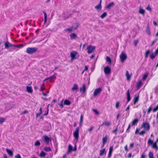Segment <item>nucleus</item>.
Here are the masks:
<instances>
[{"label":"nucleus","instance_id":"obj_1","mask_svg":"<svg viewBox=\"0 0 158 158\" xmlns=\"http://www.w3.org/2000/svg\"><path fill=\"white\" fill-rule=\"evenodd\" d=\"M70 61L72 62L74 60H76L79 57L78 53L76 51H72L70 53Z\"/></svg>","mask_w":158,"mask_h":158},{"label":"nucleus","instance_id":"obj_2","mask_svg":"<svg viewBox=\"0 0 158 158\" xmlns=\"http://www.w3.org/2000/svg\"><path fill=\"white\" fill-rule=\"evenodd\" d=\"M37 51V48L34 47H28L26 49V52L30 54H33Z\"/></svg>","mask_w":158,"mask_h":158},{"label":"nucleus","instance_id":"obj_3","mask_svg":"<svg viewBox=\"0 0 158 158\" xmlns=\"http://www.w3.org/2000/svg\"><path fill=\"white\" fill-rule=\"evenodd\" d=\"M120 61L121 62L123 63L126 59L127 56L126 53L122 52L119 56Z\"/></svg>","mask_w":158,"mask_h":158},{"label":"nucleus","instance_id":"obj_4","mask_svg":"<svg viewBox=\"0 0 158 158\" xmlns=\"http://www.w3.org/2000/svg\"><path fill=\"white\" fill-rule=\"evenodd\" d=\"M102 91L101 88H99L95 89L93 93V95L94 97H96L99 95Z\"/></svg>","mask_w":158,"mask_h":158},{"label":"nucleus","instance_id":"obj_5","mask_svg":"<svg viewBox=\"0 0 158 158\" xmlns=\"http://www.w3.org/2000/svg\"><path fill=\"white\" fill-rule=\"evenodd\" d=\"M95 48V47L91 45H89L87 47V52L90 54L92 52Z\"/></svg>","mask_w":158,"mask_h":158},{"label":"nucleus","instance_id":"obj_6","mask_svg":"<svg viewBox=\"0 0 158 158\" xmlns=\"http://www.w3.org/2000/svg\"><path fill=\"white\" fill-rule=\"evenodd\" d=\"M115 6V3L114 2H111L108 3L105 7V8L107 10H110Z\"/></svg>","mask_w":158,"mask_h":158},{"label":"nucleus","instance_id":"obj_7","mask_svg":"<svg viewBox=\"0 0 158 158\" xmlns=\"http://www.w3.org/2000/svg\"><path fill=\"white\" fill-rule=\"evenodd\" d=\"M42 138L44 143L47 144H48L49 141H51V138H49L47 135L43 136Z\"/></svg>","mask_w":158,"mask_h":158},{"label":"nucleus","instance_id":"obj_8","mask_svg":"<svg viewBox=\"0 0 158 158\" xmlns=\"http://www.w3.org/2000/svg\"><path fill=\"white\" fill-rule=\"evenodd\" d=\"M79 131V128H76V131L73 133V136L75 137V139L77 141L78 140L79 135L78 133Z\"/></svg>","mask_w":158,"mask_h":158},{"label":"nucleus","instance_id":"obj_9","mask_svg":"<svg viewBox=\"0 0 158 158\" xmlns=\"http://www.w3.org/2000/svg\"><path fill=\"white\" fill-rule=\"evenodd\" d=\"M142 127L144 128L145 130L148 131L150 129V126L148 123H143L142 126Z\"/></svg>","mask_w":158,"mask_h":158},{"label":"nucleus","instance_id":"obj_10","mask_svg":"<svg viewBox=\"0 0 158 158\" xmlns=\"http://www.w3.org/2000/svg\"><path fill=\"white\" fill-rule=\"evenodd\" d=\"M104 71L106 74L109 75L110 73L111 69L109 67L106 66L104 68Z\"/></svg>","mask_w":158,"mask_h":158},{"label":"nucleus","instance_id":"obj_11","mask_svg":"<svg viewBox=\"0 0 158 158\" xmlns=\"http://www.w3.org/2000/svg\"><path fill=\"white\" fill-rule=\"evenodd\" d=\"M56 78V77L55 75H53L52 76L50 77H49L45 79L44 81V82L45 81L48 80L50 82H52L54 81Z\"/></svg>","mask_w":158,"mask_h":158},{"label":"nucleus","instance_id":"obj_12","mask_svg":"<svg viewBox=\"0 0 158 158\" xmlns=\"http://www.w3.org/2000/svg\"><path fill=\"white\" fill-rule=\"evenodd\" d=\"M46 89L44 83L40 87L41 91L42 92V94L44 96H47V94L44 92V90Z\"/></svg>","mask_w":158,"mask_h":158},{"label":"nucleus","instance_id":"obj_13","mask_svg":"<svg viewBox=\"0 0 158 158\" xmlns=\"http://www.w3.org/2000/svg\"><path fill=\"white\" fill-rule=\"evenodd\" d=\"M138 13L139 14L142 15L143 16H144L145 13V11L144 9L140 7L139 8Z\"/></svg>","mask_w":158,"mask_h":158},{"label":"nucleus","instance_id":"obj_14","mask_svg":"<svg viewBox=\"0 0 158 158\" xmlns=\"http://www.w3.org/2000/svg\"><path fill=\"white\" fill-rule=\"evenodd\" d=\"M86 85L85 84H83L81 87L80 88V91L82 92L83 94H84L86 91Z\"/></svg>","mask_w":158,"mask_h":158},{"label":"nucleus","instance_id":"obj_15","mask_svg":"<svg viewBox=\"0 0 158 158\" xmlns=\"http://www.w3.org/2000/svg\"><path fill=\"white\" fill-rule=\"evenodd\" d=\"M4 44L5 48H8L9 47H13V45L8 41L5 42Z\"/></svg>","mask_w":158,"mask_h":158},{"label":"nucleus","instance_id":"obj_16","mask_svg":"<svg viewBox=\"0 0 158 158\" xmlns=\"http://www.w3.org/2000/svg\"><path fill=\"white\" fill-rule=\"evenodd\" d=\"M26 91L29 93L31 94L33 92V90L32 87L31 86H27Z\"/></svg>","mask_w":158,"mask_h":158},{"label":"nucleus","instance_id":"obj_17","mask_svg":"<svg viewBox=\"0 0 158 158\" xmlns=\"http://www.w3.org/2000/svg\"><path fill=\"white\" fill-rule=\"evenodd\" d=\"M132 74H130L128 71H127L126 72V76L127 77V79L128 81H129L131 78Z\"/></svg>","mask_w":158,"mask_h":158},{"label":"nucleus","instance_id":"obj_18","mask_svg":"<svg viewBox=\"0 0 158 158\" xmlns=\"http://www.w3.org/2000/svg\"><path fill=\"white\" fill-rule=\"evenodd\" d=\"M70 36L71 40H73L77 38V35L74 33H72L70 34Z\"/></svg>","mask_w":158,"mask_h":158},{"label":"nucleus","instance_id":"obj_19","mask_svg":"<svg viewBox=\"0 0 158 158\" xmlns=\"http://www.w3.org/2000/svg\"><path fill=\"white\" fill-rule=\"evenodd\" d=\"M6 151L8 153V155L10 156H12L13 155V152L11 150L8 149L6 148Z\"/></svg>","mask_w":158,"mask_h":158},{"label":"nucleus","instance_id":"obj_20","mask_svg":"<svg viewBox=\"0 0 158 158\" xmlns=\"http://www.w3.org/2000/svg\"><path fill=\"white\" fill-rule=\"evenodd\" d=\"M102 6L101 5L98 4L95 6V8L98 11H100L102 9Z\"/></svg>","mask_w":158,"mask_h":158},{"label":"nucleus","instance_id":"obj_21","mask_svg":"<svg viewBox=\"0 0 158 158\" xmlns=\"http://www.w3.org/2000/svg\"><path fill=\"white\" fill-rule=\"evenodd\" d=\"M145 31L148 35H151V32L150 28L148 26L147 27L145 30Z\"/></svg>","mask_w":158,"mask_h":158},{"label":"nucleus","instance_id":"obj_22","mask_svg":"<svg viewBox=\"0 0 158 158\" xmlns=\"http://www.w3.org/2000/svg\"><path fill=\"white\" fill-rule=\"evenodd\" d=\"M79 24L78 23H76L74 24L72 27L73 30H76L79 26Z\"/></svg>","mask_w":158,"mask_h":158},{"label":"nucleus","instance_id":"obj_23","mask_svg":"<svg viewBox=\"0 0 158 158\" xmlns=\"http://www.w3.org/2000/svg\"><path fill=\"white\" fill-rule=\"evenodd\" d=\"M78 89V85L76 84H74L72 88V90L73 91L77 90Z\"/></svg>","mask_w":158,"mask_h":158},{"label":"nucleus","instance_id":"obj_24","mask_svg":"<svg viewBox=\"0 0 158 158\" xmlns=\"http://www.w3.org/2000/svg\"><path fill=\"white\" fill-rule=\"evenodd\" d=\"M110 123L109 121H105L102 124V125H104L105 126L108 127L110 125Z\"/></svg>","mask_w":158,"mask_h":158},{"label":"nucleus","instance_id":"obj_25","mask_svg":"<svg viewBox=\"0 0 158 158\" xmlns=\"http://www.w3.org/2000/svg\"><path fill=\"white\" fill-rule=\"evenodd\" d=\"M6 121V118L3 117H0V124H2Z\"/></svg>","mask_w":158,"mask_h":158},{"label":"nucleus","instance_id":"obj_26","mask_svg":"<svg viewBox=\"0 0 158 158\" xmlns=\"http://www.w3.org/2000/svg\"><path fill=\"white\" fill-rule=\"evenodd\" d=\"M72 147L70 145H69L68 148V150L67 152V154L70 153L72 150Z\"/></svg>","mask_w":158,"mask_h":158},{"label":"nucleus","instance_id":"obj_27","mask_svg":"<svg viewBox=\"0 0 158 158\" xmlns=\"http://www.w3.org/2000/svg\"><path fill=\"white\" fill-rule=\"evenodd\" d=\"M113 147H110L109 149V155H108V157L109 158L111 156V153H112V152L113 151Z\"/></svg>","mask_w":158,"mask_h":158},{"label":"nucleus","instance_id":"obj_28","mask_svg":"<svg viewBox=\"0 0 158 158\" xmlns=\"http://www.w3.org/2000/svg\"><path fill=\"white\" fill-rule=\"evenodd\" d=\"M44 150L46 152H50L52 151V150L50 147H45L44 148Z\"/></svg>","mask_w":158,"mask_h":158},{"label":"nucleus","instance_id":"obj_29","mask_svg":"<svg viewBox=\"0 0 158 158\" xmlns=\"http://www.w3.org/2000/svg\"><path fill=\"white\" fill-rule=\"evenodd\" d=\"M139 99V96L138 95H135V98L134 99V104H135L137 102Z\"/></svg>","mask_w":158,"mask_h":158},{"label":"nucleus","instance_id":"obj_30","mask_svg":"<svg viewBox=\"0 0 158 158\" xmlns=\"http://www.w3.org/2000/svg\"><path fill=\"white\" fill-rule=\"evenodd\" d=\"M107 15V13L106 12H104L100 15V17L102 19L105 18L106 16Z\"/></svg>","mask_w":158,"mask_h":158},{"label":"nucleus","instance_id":"obj_31","mask_svg":"<svg viewBox=\"0 0 158 158\" xmlns=\"http://www.w3.org/2000/svg\"><path fill=\"white\" fill-rule=\"evenodd\" d=\"M34 146H39L40 145V143L39 140H36L34 143Z\"/></svg>","mask_w":158,"mask_h":158},{"label":"nucleus","instance_id":"obj_32","mask_svg":"<svg viewBox=\"0 0 158 158\" xmlns=\"http://www.w3.org/2000/svg\"><path fill=\"white\" fill-rule=\"evenodd\" d=\"M106 60L107 62L109 64H111V60L110 58V57H109L108 56H107L106 58Z\"/></svg>","mask_w":158,"mask_h":158},{"label":"nucleus","instance_id":"obj_33","mask_svg":"<svg viewBox=\"0 0 158 158\" xmlns=\"http://www.w3.org/2000/svg\"><path fill=\"white\" fill-rule=\"evenodd\" d=\"M106 152L105 151V149H104L102 150H100V155L101 156H102L104 154H106Z\"/></svg>","mask_w":158,"mask_h":158},{"label":"nucleus","instance_id":"obj_34","mask_svg":"<svg viewBox=\"0 0 158 158\" xmlns=\"http://www.w3.org/2000/svg\"><path fill=\"white\" fill-rule=\"evenodd\" d=\"M143 83L141 81H139L137 84V86L139 89L142 85Z\"/></svg>","mask_w":158,"mask_h":158},{"label":"nucleus","instance_id":"obj_35","mask_svg":"<svg viewBox=\"0 0 158 158\" xmlns=\"http://www.w3.org/2000/svg\"><path fill=\"white\" fill-rule=\"evenodd\" d=\"M46 154V153L43 151H41L39 156L40 157H44Z\"/></svg>","mask_w":158,"mask_h":158},{"label":"nucleus","instance_id":"obj_36","mask_svg":"<svg viewBox=\"0 0 158 158\" xmlns=\"http://www.w3.org/2000/svg\"><path fill=\"white\" fill-rule=\"evenodd\" d=\"M152 147L154 149H157L158 148L156 144V142H155L152 144Z\"/></svg>","mask_w":158,"mask_h":158},{"label":"nucleus","instance_id":"obj_37","mask_svg":"<svg viewBox=\"0 0 158 158\" xmlns=\"http://www.w3.org/2000/svg\"><path fill=\"white\" fill-rule=\"evenodd\" d=\"M73 29L72 27H70L66 29L65 31L66 32H70L73 31Z\"/></svg>","mask_w":158,"mask_h":158},{"label":"nucleus","instance_id":"obj_38","mask_svg":"<svg viewBox=\"0 0 158 158\" xmlns=\"http://www.w3.org/2000/svg\"><path fill=\"white\" fill-rule=\"evenodd\" d=\"M138 120L137 119H135L132 123V125H135L138 122Z\"/></svg>","mask_w":158,"mask_h":158},{"label":"nucleus","instance_id":"obj_39","mask_svg":"<svg viewBox=\"0 0 158 158\" xmlns=\"http://www.w3.org/2000/svg\"><path fill=\"white\" fill-rule=\"evenodd\" d=\"M24 46V45L23 44H21L19 45H13V47H16L18 48H21Z\"/></svg>","mask_w":158,"mask_h":158},{"label":"nucleus","instance_id":"obj_40","mask_svg":"<svg viewBox=\"0 0 158 158\" xmlns=\"http://www.w3.org/2000/svg\"><path fill=\"white\" fill-rule=\"evenodd\" d=\"M64 104L66 105H69L70 104V102L68 100H65L64 102Z\"/></svg>","mask_w":158,"mask_h":158},{"label":"nucleus","instance_id":"obj_41","mask_svg":"<svg viewBox=\"0 0 158 158\" xmlns=\"http://www.w3.org/2000/svg\"><path fill=\"white\" fill-rule=\"evenodd\" d=\"M127 96L128 102H129L130 100V95L129 90L127 92Z\"/></svg>","mask_w":158,"mask_h":158},{"label":"nucleus","instance_id":"obj_42","mask_svg":"<svg viewBox=\"0 0 158 158\" xmlns=\"http://www.w3.org/2000/svg\"><path fill=\"white\" fill-rule=\"evenodd\" d=\"M149 158H155L153 157V153L151 152H150L149 153Z\"/></svg>","mask_w":158,"mask_h":158},{"label":"nucleus","instance_id":"obj_43","mask_svg":"<svg viewBox=\"0 0 158 158\" xmlns=\"http://www.w3.org/2000/svg\"><path fill=\"white\" fill-rule=\"evenodd\" d=\"M44 23H45L47 21V15L46 13L45 12H44Z\"/></svg>","mask_w":158,"mask_h":158},{"label":"nucleus","instance_id":"obj_44","mask_svg":"<svg viewBox=\"0 0 158 158\" xmlns=\"http://www.w3.org/2000/svg\"><path fill=\"white\" fill-rule=\"evenodd\" d=\"M103 140V145H104L106 143L107 141V138L106 137H105L103 139H102Z\"/></svg>","mask_w":158,"mask_h":158},{"label":"nucleus","instance_id":"obj_45","mask_svg":"<svg viewBox=\"0 0 158 158\" xmlns=\"http://www.w3.org/2000/svg\"><path fill=\"white\" fill-rule=\"evenodd\" d=\"M28 113V111L27 110H25L21 113V114L22 115Z\"/></svg>","mask_w":158,"mask_h":158},{"label":"nucleus","instance_id":"obj_46","mask_svg":"<svg viewBox=\"0 0 158 158\" xmlns=\"http://www.w3.org/2000/svg\"><path fill=\"white\" fill-rule=\"evenodd\" d=\"M148 76V74H145L143 76V80H145L146 78Z\"/></svg>","mask_w":158,"mask_h":158},{"label":"nucleus","instance_id":"obj_47","mask_svg":"<svg viewBox=\"0 0 158 158\" xmlns=\"http://www.w3.org/2000/svg\"><path fill=\"white\" fill-rule=\"evenodd\" d=\"M156 54V53H153L150 56V57L152 59H153L155 57Z\"/></svg>","mask_w":158,"mask_h":158},{"label":"nucleus","instance_id":"obj_48","mask_svg":"<svg viewBox=\"0 0 158 158\" xmlns=\"http://www.w3.org/2000/svg\"><path fill=\"white\" fill-rule=\"evenodd\" d=\"M93 111L96 115H98V114H99V112L97 110L94 109V110H93Z\"/></svg>","mask_w":158,"mask_h":158},{"label":"nucleus","instance_id":"obj_49","mask_svg":"<svg viewBox=\"0 0 158 158\" xmlns=\"http://www.w3.org/2000/svg\"><path fill=\"white\" fill-rule=\"evenodd\" d=\"M149 53H150V51L149 50H148L146 52V54H145V57H148V55Z\"/></svg>","mask_w":158,"mask_h":158},{"label":"nucleus","instance_id":"obj_50","mask_svg":"<svg viewBox=\"0 0 158 158\" xmlns=\"http://www.w3.org/2000/svg\"><path fill=\"white\" fill-rule=\"evenodd\" d=\"M153 143V141L151 140V139H149L148 141V143L150 145L152 144Z\"/></svg>","mask_w":158,"mask_h":158},{"label":"nucleus","instance_id":"obj_51","mask_svg":"<svg viewBox=\"0 0 158 158\" xmlns=\"http://www.w3.org/2000/svg\"><path fill=\"white\" fill-rule=\"evenodd\" d=\"M83 122V116H81L80 118V124L81 125Z\"/></svg>","mask_w":158,"mask_h":158},{"label":"nucleus","instance_id":"obj_52","mask_svg":"<svg viewBox=\"0 0 158 158\" xmlns=\"http://www.w3.org/2000/svg\"><path fill=\"white\" fill-rule=\"evenodd\" d=\"M15 158H21V157L19 154H17L15 156Z\"/></svg>","mask_w":158,"mask_h":158},{"label":"nucleus","instance_id":"obj_53","mask_svg":"<svg viewBox=\"0 0 158 158\" xmlns=\"http://www.w3.org/2000/svg\"><path fill=\"white\" fill-rule=\"evenodd\" d=\"M93 129V127H91L90 128H89L88 129V131L89 132H91L92 131Z\"/></svg>","mask_w":158,"mask_h":158},{"label":"nucleus","instance_id":"obj_54","mask_svg":"<svg viewBox=\"0 0 158 158\" xmlns=\"http://www.w3.org/2000/svg\"><path fill=\"white\" fill-rule=\"evenodd\" d=\"M138 43V40H135L134 42V45L135 46H136L137 45Z\"/></svg>","mask_w":158,"mask_h":158},{"label":"nucleus","instance_id":"obj_55","mask_svg":"<svg viewBox=\"0 0 158 158\" xmlns=\"http://www.w3.org/2000/svg\"><path fill=\"white\" fill-rule=\"evenodd\" d=\"M119 102H116V107L117 108H118L119 107Z\"/></svg>","mask_w":158,"mask_h":158},{"label":"nucleus","instance_id":"obj_56","mask_svg":"<svg viewBox=\"0 0 158 158\" xmlns=\"http://www.w3.org/2000/svg\"><path fill=\"white\" fill-rule=\"evenodd\" d=\"M145 133V131H142L140 132L139 133V134L140 135H143Z\"/></svg>","mask_w":158,"mask_h":158},{"label":"nucleus","instance_id":"obj_57","mask_svg":"<svg viewBox=\"0 0 158 158\" xmlns=\"http://www.w3.org/2000/svg\"><path fill=\"white\" fill-rule=\"evenodd\" d=\"M158 109V106H157L155 108H154L153 110V111L154 112H155Z\"/></svg>","mask_w":158,"mask_h":158},{"label":"nucleus","instance_id":"obj_58","mask_svg":"<svg viewBox=\"0 0 158 158\" xmlns=\"http://www.w3.org/2000/svg\"><path fill=\"white\" fill-rule=\"evenodd\" d=\"M151 110H152V108L151 107H149L148 110V113H149Z\"/></svg>","mask_w":158,"mask_h":158},{"label":"nucleus","instance_id":"obj_59","mask_svg":"<svg viewBox=\"0 0 158 158\" xmlns=\"http://www.w3.org/2000/svg\"><path fill=\"white\" fill-rule=\"evenodd\" d=\"M0 158H7V157L6 155L3 154L2 157Z\"/></svg>","mask_w":158,"mask_h":158},{"label":"nucleus","instance_id":"obj_60","mask_svg":"<svg viewBox=\"0 0 158 158\" xmlns=\"http://www.w3.org/2000/svg\"><path fill=\"white\" fill-rule=\"evenodd\" d=\"M87 70H88V67L87 66H85V69L83 71L82 73H83L85 71H87Z\"/></svg>","mask_w":158,"mask_h":158},{"label":"nucleus","instance_id":"obj_61","mask_svg":"<svg viewBox=\"0 0 158 158\" xmlns=\"http://www.w3.org/2000/svg\"><path fill=\"white\" fill-rule=\"evenodd\" d=\"M134 146V144L133 143H131L130 146V148H132Z\"/></svg>","mask_w":158,"mask_h":158},{"label":"nucleus","instance_id":"obj_62","mask_svg":"<svg viewBox=\"0 0 158 158\" xmlns=\"http://www.w3.org/2000/svg\"><path fill=\"white\" fill-rule=\"evenodd\" d=\"M146 9L150 11L151 10V8L149 7H147L146 8Z\"/></svg>","mask_w":158,"mask_h":158},{"label":"nucleus","instance_id":"obj_63","mask_svg":"<svg viewBox=\"0 0 158 158\" xmlns=\"http://www.w3.org/2000/svg\"><path fill=\"white\" fill-rule=\"evenodd\" d=\"M40 114H42V109L41 108H40Z\"/></svg>","mask_w":158,"mask_h":158},{"label":"nucleus","instance_id":"obj_64","mask_svg":"<svg viewBox=\"0 0 158 158\" xmlns=\"http://www.w3.org/2000/svg\"><path fill=\"white\" fill-rule=\"evenodd\" d=\"M125 150L127 151H128V148H127V145H126L125 147Z\"/></svg>","mask_w":158,"mask_h":158}]
</instances>
